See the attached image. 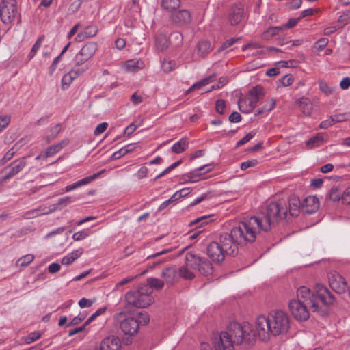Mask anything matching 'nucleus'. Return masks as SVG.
Segmentation results:
<instances>
[{"label":"nucleus","mask_w":350,"mask_h":350,"mask_svg":"<svg viewBox=\"0 0 350 350\" xmlns=\"http://www.w3.org/2000/svg\"><path fill=\"white\" fill-rule=\"evenodd\" d=\"M286 213L284 202H271L258 215L244 219L233 228L234 234L242 245L253 243L262 232H269L274 224L285 219Z\"/></svg>","instance_id":"nucleus-1"},{"label":"nucleus","mask_w":350,"mask_h":350,"mask_svg":"<svg viewBox=\"0 0 350 350\" xmlns=\"http://www.w3.org/2000/svg\"><path fill=\"white\" fill-rule=\"evenodd\" d=\"M334 297L323 285L317 284L315 291L301 286L297 290V299L288 303L290 312L294 318L299 321L308 319L309 308L313 312L323 316L327 312V308L334 302Z\"/></svg>","instance_id":"nucleus-2"},{"label":"nucleus","mask_w":350,"mask_h":350,"mask_svg":"<svg viewBox=\"0 0 350 350\" xmlns=\"http://www.w3.org/2000/svg\"><path fill=\"white\" fill-rule=\"evenodd\" d=\"M290 317L286 312L280 310L271 311L267 317L264 315L256 318L255 330L261 340H267L271 336L283 335L290 328Z\"/></svg>","instance_id":"nucleus-3"},{"label":"nucleus","mask_w":350,"mask_h":350,"mask_svg":"<svg viewBox=\"0 0 350 350\" xmlns=\"http://www.w3.org/2000/svg\"><path fill=\"white\" fill-rule=\"evenodd\" d=\"M256 334L249 323L240 324L232 322L226 330L220 333L219 340L215 344V350H234L235 345L243 343L253 344Z\"/></svg>","instance_id":"nucleus-4"},{"label":"nucleus","mask_w":350,"mask_h":350,"mask_svg":"<svg viewBox=\"0 0 350 350\" xmlns=\"http://www.w3.org/2000/svg\"><path fill=\"white\" fill-rule=\"evenodd\" d=\"M151 291L148 286L141 287L137 291H131L125 294L124 298L130 308H146L152 302Z\"/></svg>","instance_id":"nucleus-5"},{"label":"nucleus","mask_w":350,"mask_h":350,"mask_svg":"<svg viewBox=\"0 0 350 350\" xmlns=\"http://www.w3.org/2000/svg\"><path fill=\"white\" fill-rule=\"evenodd\" d=\"M232 228L230 232H223L219 238V243L226 252V255L234 256L238 254L239 245H242L239 243L238 238L234 234Z\"/></svg>","instance_id":"nucleus-6"},{"label":"nucleus","mask_w":350,"mask_h":350,"mask_svg":"<svg viewBox=\"0 0 350 350\" xmlns=\"http://www.w3.org/2000/svg\"><path fill=\"white\" fill-rule=\"evenodd\" d=\"M18 14L16 0H5L0 5V17L5 24H11Z\"/></svg>","instance_id":"nucleus-7"},{"label":"nucleus","mask_w":350,"mask_h":350,"mask_svg":"<svg viewBox=\"0 0 350 350\" xmlns=\"http://www.w3.org/2000/svg\"><path fill=\"white\" fill-rule=\"evenodd\" d=\"M98 50L96 42H87L74 57L73 62L76 66H79L90 59Z\"/></svg>","instance_id":"nucleus-8"},{"label":"nucleus","mask_w":350,"mask_h":350,"mask_svg":"<svg viewBox=\"0 0 350 350\" xmlns=\"http://www.w3.org/2000/svg\"><path fill=\"white\" fill-rule=\"evenodd\" d=\"M207 255L216 263H221L224 261L226 252L218 241H212L207 245Z\"/></svg>","instance_id":"nucleus-9"},{"label":"nucleus","mask_w":350,"mask_h":350,"mask_svg":"<svg viewBox=\"0 0 350 350\" xmlns=\"http://www.w3.org/2000/svg\"><path fill=\"white\" fill-rule=\"evenodd\" d=\"M329 284L336 293L341 294L346 291L347 282L345 278L336 271L330 272L328 275Z\"/></svg>","instance_id":"nucleus-10"},{"label":"nucleus","mask_w":350,"mask_h":350,"mask_svg":"<svg viewBox=\"0 0 350 350\" xmlns=\"http://www.w3.org/2000/svg\"><path fill=\"white\" fill-rule=\"evenodd\" d=\"M120 328L124 334L133 336L139 330V322L133 317H125L120 320Z\"/></svg>","instance_id":"nucleus-11"},{"label":"nucleus","mask_w":350,"mask_h":350,"mask_svg":"<svg viewBox=\"0 0 350 350\" xmlns=\"http://www.w3.org/2000/svg\"><path fill=\"white\" fill-rule=\"evenodd\" d=\"M172 23L178 25H188L191 22V14L188 10H176L170 16Z\"/></svg>","instance_id":"nucleus-12"},{"label":"nucleus","mask_w":350,"mask_h":350,"mask_svg":"<svg viewBox=\"0 0 350 350\" xmlns=\"http://www.w3.org/2000/svg\"><path fill=\"white\" fill-rule=\"evenodd\" d=\"M26 165L27 162L25 157L16 159L10 165L5 168V170L10 168V170L2 178V180H9L13 176H16L24 169Z\"/></svg>","instance_id":"nucleus-13"},{"label":"nucleus","mask_w":350,"mask_h":350,"mask_svg":"<svg viewBox=\"0 0 350 350\" xmlns=\"http://www.w3.org/2000/svg\"><path fill=\"white\" fill-rule=\"evenodd\" d=\"M282 201L284 202L286 204L287 209L286 215H288V213H289V215L292 217L297 216L299 215L300 210L301 209V203L299 198L297 196H290L288 199V202L284 200H278L276 202H280ZM286 217L287 216H286Z\"/></svg>","instance_id":"nucleus-14"},{"label":"nucleus","mask_w":350,"mask_h":350,"mask_svg":"<svg viewBox=\"0 0 350 350\" xmlns=\"http://www.w3.org/2000/svg\"><path fill=\"white\" fill-rule=\"evenodd\" d=\"M319 208V202L314 196L306 197L301 203V210L304 213L311 214L318 211Z\"/></svg>","instance_id":"nucleus-15"},{"label":"nucleus","mask_w":350,"mask_h":350,"mask_svg":"<svg viewBox=\"0 0 350 350\" xmlns=\"http://www.w3.org/2000/svg\"><path fill=\"white\" fill-rule=\"evenodd\" d=\"M105 172V170H102L100 172H98L96 174H94L92 176L85 177L72 184L67 185L65 187V191L69 192V191L74 190L79 187L88 185V184L90 183L91 182L94 181L96 178L100 177V176Z\"/></svg>","instance_id":"nucleus-16"},{"label":"nucleus","mask_w":350,"mask_h":350,"mask_svg":"<svg viewBox=\"0 0 350 350\" xmlns=\"http://www.w3.org/2000/svg\"><path fill=\"white\" fill-rule=\"evenodd\" d=\"M244 10L241 5H234L232 7L228 14V21L231 25H237L241 23L243 16Z\"/></svg>","instance_id":"nucleus-17"},{"label":"nucleus","mask_w":350,"mask_h":350,"mask_svg":"<svg viewBox=\"0 0 350 350\" xmlns=\"http://www.w3.org/2000/svg\"><path fill=\"white\" fill-rule=\"evenodd\" d=\"M100 347L103 350H120L121 342L118 337L110 336L103 340Z\"/></svg>","instance_id":"nucleus-18"},{"label":"nucleus","mask_w":350,"mask_h":350,"mask_svg":"<svg viewBox=\"0 0 350 350\" xmlns=\"http://www.w3.org/2000/svg\"><path fill=\"white\" fill-rule=\"evenodd\" d=\"M70 141L68 139H64L59 142L53 144L49 146L44 152V159H47L48 157H51L57 152H59L63 148L66 147L68 145Z\"/></svg>","instance_id":"nucleus-19"},{"label":"nucleus","mask_w":350,"mask_h":350,"mask_svg":"<svg viewBox=\"0 0 350 350\" xmlns=\"http://www.w3.org/2000/svg\"><path fill=\"white\" fill-rule=\"evenodd\" d=\"M265 95L264 88L261 85L253 87L247 94V97L256 106L258 101L263 98Z\"/></svg>","instance_id":"nucleus-20"},{"label":"nucleus","mask_w":350,"mask_h":350,"mask_svg":"<svg viewBox=\"0 0 350 350\" xmlns=\"http://www.w3.org/2000/svg\"><path fill=\"white\" fill-rule=\"evenodd\" d=\"M201 257L196 255L193 252H187L185 257V265L192 269H196L200 265Z\"/></svg>","instance_id":"nucleus-21"},{"label":"nucleus","mask_w":350,"mask_h":350,"mask_svg":"<svg viewBox=\"0 0 350 350\" xmlns=\"http://www.w3.org/2000/svg\"><path fill=\"white\" fill-rule=\"evenodd\" d=\"M212 167L209 165H204L198 168L195 169L192 172L188 173L187 176L191 182H196L198 180V177L203 174L211 172Z\"/></svg>","instance_id":"nucleus-22"},{"label":"nucleus","mask_w":350,"mask_h":350,"mask_svg":"<svg viewBox=\"0 0 350 350\" xmlns=\"http://www.w3.org/2000/svg\"><path fill=\"white\" fill-rule=\"evenodd\" d=\"M239 109L243 113H250L256 107L255 105L246 96L239 99L238 103Z\"/></svg>","instance_id":"nucleus-23"},{"label":"nucleus","mask_w":350,"mask_h":350,"mask_svg":"<svg viewBox=\"0 0 350 350\" xmlns=\"http://www.w3.org/2000/svg\"><path fill=\"white\" fill-rule=\"evenodd\" d=\"M200 265L197 270L204 275H209L213 273V267L212 263L205 258H201Z\"/></svg>","instance_id":"nucleus-24"},{"label":"nucleus","mask_w":350,"mask_h":350,"mask_svg":"<svg viewBox=\"0 0 350 350\" xmlns=\"http://www.w3.org/2000/svg\"><path fill=\"white\" fill-rule=\"evenodd\" d=\"M296 105L306 116H310L312 111V105L308 98L302 97L296 101Z\"/></svg>","instance_id":"nucleus-25"},{"label":"nucleus","mask_w":350,"mask_h":350,"mask_svg":"<svg viewBox=\"0 0 350 350\" xmlns=\"http://www.w3.org/2000/svg\"><path fill=\"white\" fill-rule=\"evenodd\" d=\"M176 276V269L172 267H166L161 272V277L164 278L166 284L169 285H172L174 284Z\"/></svg>","instance_id":"nucleus-26"},{"label":"nucleus","mask_w":350,"mask_h":350,"mask_svg":"<svg viewBox=\"0 0 350 350\" xmlns=\"http://www.w3.org/2000/svg\"><path fill=\"white\" fill-rule=\"evenodd\" d=\"M169 38L167 34H165L162 32H159L155 39V44L157 48L159 51H164L167 49L169 46Z\"/></svg>","instance_id":"nucleus-27"},{"label":"nucleus","mask_w":350,"mask_h":350,"mask_svg":"<svg viewBox=\"0 0 350 350\" xmlns=\"http://www.w3.org/2000/svg\"><path fill=\"white\" fill-rule=\"evenodd\" d=\"M186 190L185 189L178 191L174 193L168 200L163 202L159 207V211H162L167 208L170 204L177 201L181 197L187 195V193H184Z\"/></svg>","instance_id":"nucleus-28"},{"label":"nucleus","mask_w":350,"mask_h":350,"mask_svg":"<svg viewBox=\"0 0 350 350\" xmlns=\"http://www.w3.org/2000/svg\"><path fill=\"white\" fill-rule=\"evenodd\" d=\"M180 6V0H161V8L163 10L174 12Z\"/></svg>","instance_id":"nucleus-29"},{"label":"nucleus","mask_w":350,"mask_h":350,"mask_svg":"<svg viewBox=\"0 0 350 350\" xmlns=\"http://www.w3.org/2000/svg\"><path fill=\"white\" fill-rule=\"evenodd\" d=\"M189 146V141L186 137L181 138L178 142H176L171 148L173 153L180 154L184 152Z\"/></svg>","instance_id":"nucleus-30"},{"label":"nucleus","mask_w":350,"mask_h":350,"mask_svg":"<svg viewBox=\"0 0 350 350\" xmlns=\"http://www.w3.org/2000/svg\"><path fill=\"white\" fill-rule=\"evenodd\" d=\"M275 106V100L273 98L267 101L261 108H259L255 113V116L267 114Z\"/></svg>","instance_id":"nucleus-31"},{"label":"nucleus","mask_w":350,"mask_h":350,"mask_svg":"<svg viewBox=\"0 0 350 350\" xmlns=\"http://www.w3.org/2000/svg\"><path fill=\"white\" fill-rule=\"evenodd\" d=\"M214 77L213 75H210L209 77H206L203 79H202L201 81L194 83L193 85H192L185 92V94H189L191 92H192L193 90H194L195 89H198V88H200L204 85H208V83H210L211 82L213 81V78Z\"/></svg>","instance_id":"nucleus-32"},{"label":"nucleus","mask_w":350,"mask_h":350,"mask_svg":"<svg viewBox=\"0 0 350 350\" xmlns=\"http://www.w3.org/2000/svg\"><path fill=\"white\" fill-rule=\"evenodd\" d=\"M326 198L334 202H338L340 200H342V191L338 187H333L327 193Z\"/></svg>","instance_id":"nucleus-33"},{"label":"nucleus","mask_w":350,"mask_h":350,"mask_svg":"<svg viewBox=\"0 0 350 350\" xmlns=\"http://www.w3.org/2000/svg\"><path fill=\"white\" fill-rule=\"evenodd\" d=\"M282 29V27H271L262 33V38L265 40H269L278 35Z\"/></svg>","instance_id":"nucleus-34"},{"label":"nucleus","mask_w":350,"mask_h":350,"mask_svg":"<svg viewBox=\"0 0 350 350\" xmlns=\"http://www.w3.org/2000/svg\"><path fill=\"white\" fill-rule=\"evenodd\" d=\"M147 283L149 286L148 289L149 291H150V288H155L157 290H161L164 286V282L160 279L156 278H148L147 279Z\"/></svg>","instance_id":"nucleus-35"},{"label":"nucleus","mask_w":350,"mask_h":350,"mask_svg":"<svg viewBox=\"0 0 350 350\" xmlns=\"http://www.w3.org/2000/svg\"><path fill=\"white\" fill-rule=\"evenodd\" d=\"M74 75V72L69 71L62 77L61 81L62 90H65L70 87L74 79H75V77H73Z\"/></svg>","instance_id":"nucleus-36"},{"label":"nucleus","mask_w":350,"mask_h":350,"mask_svg":"<svg viewBox=\"0 0 350 350\" xmlns=\"http://www.w3.org/2000/svg\"><path fill=\"white\" fill-rule=\"evenodd\" d=\"M318 83L320 90L326 96L332 94L335 90V88L330 86L325 80H319Z\"/></svg>","instance_id":"nucleus-37"},{"label":"nucleus","mask_w":350,"mask_h":350,"mask_svg":"<svg viewBox=\"0 0 350 350\" xmlns=\"http://www.w3.org/2000/svg\"><path fill=\"white\" fill-rule=\"evenodd\" d=\"M18 150V143L14 144L12 148H10L0 160V164L4 165L8 161L13 158Z\"/></svg>","instance_id":"nucleus-38"},{"label":"nucleus","mask_w":350,"mask_h":350,"mask_svg":"<svg viewBox=\"0 0 350 350\" xmlns=\"http://www.w3.org/2000/svg\"><path fill=\"white\" fill-rule=\"evenodd\" d=\"M211 44L208 41L203 40L198 42V50L202 55H205L211 51Z\"/></svg>","instance_id":"nucleus-39"},{"label":"nucleus","mask_w":350,"mask_h":350,"mask_svg":"<svg viewBox=\"0 0 350 350\" xmlns=\"http://www.w3.org/2000/svg\"><path fill=\"white\" fill-rule=\"evenodd\" d=\"M44 40V36L43 35H42L36 41V42L33 45L31 50L28 55V57L29 59H32L36 54L37 51L40 49Z\"/></svg>","instance_id":"nucleus-40"},{"label":"nucleus","mask_w":350,"mask_h":350,"mask_svg":"<svg viewBox=\"0 0 350 350\" xmlns=\"http://www.w3.org/2000/svg\"><path fill=\"white\" fill-rule=\"evenodd\" d=\"M189 268V267H187L185 265H184L179 269L180 275L186 280H191L195 277L194 273L191 272Z\"/></svg>","instance_id":"nucleus-41"},{"label":"nucleus","mask_w":350,"mask_h":350,"mask_svg":"<svg viewBox=\"0 0 350 350\" xmlns=\"http://www.w3.org/2000/svg\"><path fill=\"white\" fill-rule=\"evenodd\" d=\"M34 259L33 254H27L20 258L17 261V265L21 267L29 265Z\"/></svg>","instance_id":"nucleus-42"},{"label":"nucleus","mask_w":350,"mask_h":350,"mask_svg":"<svg viewBox=\"0 0 350 350\" xmlns=\"http://www.w3.org/2000/svg\"><path fill=\"white\" fill-rule=\"evenodd\" d=\"M334 123L342 122L350 120V112L331 116Z\"/></svg>","instance_id":"nucleus-43"},{"label":"nucleus","mask_w":350,"mask_h":350,"mask_svg":"<svg viewBox=\"0 0 350 350\" xmlns=\"http://www.w3.org/2000/svg\"><path fill=\"white\" fill-rule=\"evenodd\" d=\"M60 131H61V124H57L53 127H52L50 131L51 135L49 136L46 137V142L49 143L51 139H53L54 138H55L58 135V134L60 133Z\"/></svg>","instance_id":"nucleus-44"},{"label":"nucleus","mask_w":350,"mask_h":350,"mask_svg":"<svg viewBox=\"0 0 350 350\" xmlns=\"http://www.w3.org/2000/svg\"><path fill=\"white\" fill-rule=\"evenodd\" d=\"M323 142V137L317 135L314 137L310 138L307 142V146H312V147L319 146Z\"/></svg>","instance_id":"nucleus-45"},{"label":"nucleus","mask_w":350,"mask_h":350,"mask_svg":"<svg viewBox=\"0 0 350 350\" xmlns=\"http://www.w3.org/2000/svg\"><path fill=\"white\" fill-rule=\"evenodd\" d=\"M11 122L10 116H0V133L5 130Z\"/></svg>","instance_id":"nucleus-46"},{"label":"nucleus","mask_w":350,"mask_h":350,"mask_svg":"<svg viewBox=\"0 0 350 350\" xmlns=\"http://www.w3.org/2000/svg\"><path fill=\"white\" fill-rule=\"evenodd\" d=\"M98 31V29L97 26L94 25H91L86 27L85 29L84 30V32L85 33L88 38L95 36L97 34Z\"/></svg>","instance_id":"nucleus-47"},{"label":"nucleus","mask_w":350,"mask_h":350,"mask_svg":"<svg viewBox=\"0 0 350 350\" xmlns=\"http://www.w3.org/2000/svg\"><path fill=\"white\" fill-rule=\"evenodd\" d=\"M175 67V63L172 61L164 60L162 62L161 68L165 72H170Z\"/></svg>","instance_id":"nucleus-48"},{"label":"nucleus","mask_w":350,"mask_h":350,"mask_svg":"<svg viewBox=\"0 0 350 350\" xmlns=\"http://www.w3.org/2000/svg\"><path fill=\"white\" fill-rule=\"evenodd\" d=\"M256 132L254 131L248 133L244 137H243L241 140H239L237 143V146H241L244 145L245 144L247 143L250 140H251L255 135Z\"/></svg>","instance_id":"nucleus-49"},{"label":"nucleus","mask_w":350,"mask_h":350,"mask_svg":"<svg viewBox=\"0 0 350 350\" xmlns=\"http://www.w3.org/2000/svg\"><path fill=\"white\" fill-rule=\"evenodd\" d=\"M226 109V103L222 99H219L215 102V110L219 114H224Z\"/></svg>","instance_id":"nucleus-50"},{"label":"nucleus","mask_w":350,"mask_h":350,"mask_svg":"<svg viewBox=\"0 0 350 350\" xmlns=\"http://www.w3.org/2000/svg\"><path fill=\"white\" fill-rule=\"evenodd\" d=\"M139 325H147L150 321V317L147 312H139L138 319H137Z\"/></svg>","instance_id":"nucleus-51"},{"label":"nucleus","mask_w":350,"mask_h":350,"mask_svg":"<svg viewBox=\"0 0 350 350\" xmlns=\"http://www.w3.org/2000/svg\"><path fill=\"white\" fill-rule=\"evenodd\" d=\"M257 164L258 161L256 159H253L241 163L240 167L242 170H245L249 167L256 166Z\"/></svg>","instance_id":"nucleus-52"},{"label":"nucleus","mask_w":350,"mask_h":350,"mask_svg":"<svg viewBox=\"0 0 350 350\" xmlns=\"http://www.w3.org/2000/svg\"><path fill=\"white\" fill-rule=\"evenodd\" d=\"M41 337V334L40 332H33L30 333L26 338V342L29 344L37 340H38Z\"/></svg>","instance_id":"nucleus-53"},{"label":"nucleus","mask_w":350,"mask_h":350,"mask_svg":"<svg viewBox=\"0 0 350 350\" xmlns=\"http://www.w3.org/2000/svg\"><path fill=\"white\" fill-rule=\"evenodd\" d=\"M81 5V0L74 1L68 8V12L70 14H74L78 11Z\"/></svg>","instance_id":"nucleus-54"},{"label":"nucleus","mask_w":350,"mask_h":350,"mask_svg":"<svg viewBox=\"0 0 350 350\" xmlns=\"http://www.w3.org/2000/svg\"><path fill=\"white\" fill-rule=\"evenodd\" d=\"M238 40L239 38H234L227 40L221 44V46L219 48L218 51H221L227 49L228 48L233 45Z\"/></svg>","instance_id":"nucleus-55"},{"label":"nucleus","mask_w":350,"mask_h":350,"mask_svg":"<svg viewBox=\"0 0 350 350\" xmlns=\"http://www.w3.org/2000/svg\"><path fill=\"white\" fill-rule=\"evenodd\" d=\"M75 201V200L73 198L70 196H66L64 198H59L57 204L64 207Z\"/></svg>","instance_id":"nucleus-56"},{"label":"nucleus","mask_w":350,"mask_h":350,"mask_svg":"<svg viewBox=\"0 0 350 350\" xmlns=\"http://www.w3.org/2000/svg\"><path fill=\"white\" fill-rule=\"evenodd\" d=\"M174 250L173 247H167L166 249H164L160 252H157L152 255H150L147 257V260L151 259V258H156L163 254H165L167 253H170Z\"/></svg>","instance_id":"nucleus-57"},{"label":"nucleus","mask_w":350,"mask_h":350,"mask_svg":"<svg viewBox=\"0 0 350 350\" xmlns=\"http://www.w3.org/2000/svg\"><path fill=\"white\" fill-rule=\"evenodd\" d=\"M107 126H108V124L107 122H102V123L99 124L96 127V129L94 131V135L97 136V135L103 133V132H105V130L107 129Z\"/></svg>","instance_id":"nucleus-58"},{"label":"nucleus","mask_w":350,"mask_h":350,"mask_svg":"<svg viewBox=\"0 0 350 350\" xmlns=\"http://www.w3.org/2000/svg\"><path fill=\"white\" fill-rule=\"evenodd\" d=\"M88 236V233L85 230H81L74 233L72 239L76 241H81L84 239Z\"/></svg>","instance_id":"nucleus-59"},{"label":"nucleus","mask_w":350,"mask_h":350,"mask_svg":"<svg viewBox=\"0 0 350 350\" xmlns=\"http://www.w3.org/2000/svg\"><path fill=\"white\" fill-rule=\"evenodd\" d=\"M328 42L329 41L327 38H322L319 39L318 41H317L315 44H316L317 48L319 51H322L327 45Z\"/></svg>","instance_id":"nucleus-60"},{"label":"nucleus","mask_w":350,"mask_h":350,"mask_svg":"<svg viewBox=\"0 0 350 350\" xmlns=\"http://www.w3.org/2000/svg\"><path fill=\"white\" fill-rule=\"evenodd\" d=\"M281 82H282L283 86H284V87L289 86L293 82V77L291 75H286L285 76H284L282 78Z\"/></svg>","instance_id":"nucleus-61"},{"label":"nucleus","mask_w":350,"mask_h":350,"mask_svg":"<svg viewBox=\"0 0 350 350\" xmlns=\"http://www.w3.org/2000/svg\"><path fill=\"white\" fill-rule=\"evenodd\" d=\"M302 3V0H288L287 6L292 10L299 8Z\"/></svg>","instance_id":"nucleus-62"},{"label":"nucleus","mask_w":350,"mask_h":350,"mask_svg":"<svg viewBox=\"0 0 350 350\" xmlns=\"http://www.w3.org/2000/svg\"><path fill=\"white\" fill-rule=\"evenodd\" d=\"M229 121L232 123H237L241 120V116L237 111L232 112L229 116Z\"/></svg>","instance_id":"nucleus-63"},{"label":"nucleus","mask_w":350,"mask_h":350,"mask_svg":"<svg viewBox=\"0 0 350 350\" xmlns=\"http://www.w3.org/2000/svg\"><path fill=\"white\" fill-rule=\"evenodd\" d=\"M342 201L343 203H350V187L342 192Z\"/></svg>","instance_id":"nucleus-64"}]
</instances>
